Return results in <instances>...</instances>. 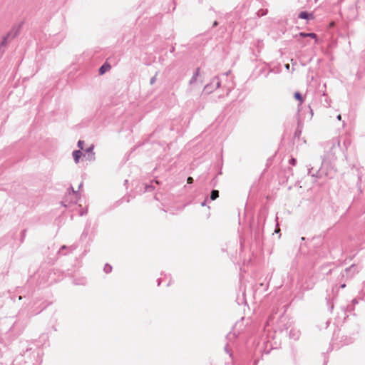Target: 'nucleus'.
Listing matches in <instances>:
<instances>
[{
	"label": "nucleus",
	"mask_w": 365,
	"mask_h": 365,
	"mask_svg": "<svg viewBox=\"0 0 365 365\" xmlns=\"http://www.w3.org/2000/svg\"><path fill=\"white\" fill-rule=\"evenodd\" d=\"M21 29L20 24L14 25L11 30L2 37L0 46H7L12 43V41L19 34Z\"/></svg>",
	"instance_id": "1"
},
{
	"label": "nucleus",
	"mask_w": 365,
	"mask_h": 365,
	"mask_svg": "<svg viewBox=\"0 0 365 365\" xmlns=\"http://www.w3.org/2000/svg\"><path fill=\"white\" fill-rule=\"evenodd\" d=\"M298 18L302 19L310 20L314 19V17L313 14H309L307 11H301L298 15Z\"/></svg>",
	"instance_id": "2"
},
{
	"label": "nucleus",
	"mask_w": 365,
	"mask_h": 365,
	"mask_svg": "<svg viewBox=\"0 0 365 365\" xmlns=\"http://www.w3.org/2000/svg\"><path fill=\"white\" fill-rule=\"evenodd\" d=\"M111 68V66L106 62L100 68L99 73L100 75H103L106 72L108 71Z\"/></svg>",
	"instance_id": "3"
},
{
	"label": "nucleus",
	"mask_w": 365,
	"mask_h": 365,
	"mask_svg": "<svg viewBox=\"0 0 365 365\" xmlns=\"http://www.w3.org/2000/svg\"><path fill=\"white\" fill-rule=\"evenodd\" d=\"M299 35L302 36H304V37H308V36L311 37L314 39V41L313 43L314 44L317 43V35L314 33H309V34L300 33Z\"/></svg>",
	"instance_id": "4"
},
{
	"label": "nucleus",
	"mask_w": 365,
	"mask_h": 365,
	"mask_svg": "<svg viewBox=\"0 0 365 365\" xmlns=\"http://www.w3.org/2000/svg\"><path fill=\"white\" fill-rule=\"evenodd\" d=\"M81 156V150H75L73 152V159H74L76 163H78Z\"/></svg>",
	"instance_id": "5"
},
{
	"label": "nucleus",
	"mask_w": 365,
	"mask_h": 365,
	"mask_svg": "<svg viewBox=\"0 0 365 365\" xmlns=\"http://www.w3.org/2000/svg\"><path fill=\"white\" fill-rule=\"evenodd\" d=\"M218 197H219V192H218V190H213L211 192L210 199H211L212 200H216Z\"/></svg>",
	"instance_id": "6"
},
{
	"label": "nucleus",
	"mask_w": 365,
	"mask_h": 365,
	"mask_svg": "<svg viewBox=\"0 0 365 365\" xmlns=\"http://www.w3.org/2000/svg\"><path fill=\"white\" fill-rule=\"evenodd\" d=\"M294 98L296 100H297L299 102L300 104L302 103L304 101V99H303L302 95L299 92H296L294 93Z\"/></svg>",
	"instance_id": "7"
},
{
	"label": "nucleus",
	"mask_w": 365,
	"mask_h": 365,
	"mask_svg": "<svg viewBox=\"0 0 365 365\" xmlns=\"http://www.w3.org/2000/svg\"><path fill=\"white\" fill-rule=\"evenodd\" d=\"M83 145H84V141L83 140H79L78 142V147L81 149V150H83Z\"/></svg>",
	"instance_id": "8"
},
{
	"label": "nucleus",
	"mask_w": 365,
	"mask_h": 365,
	"mask_svg": "<svg viewBox=\"0 0 365 365\" xmlns=\"http://www.w3.org/2000/svg\"><path fill=\"white\" fill-rule=\"evenodd\" d=\"M192 182H193V178L192 177H188V178L187 179V182L188 184H191V183H192Z\"/></svg>",
	"instance_id": "9"
},
{
	"label": "nucleus",
	"mask_w": 365,
	"mask_h": 365,
	"mask_svg": "<svg viewBox=\"0 0 365 365\" xmlns=\"http://www.w3.org/2000/svg\"><path fill=\"white\" fill-rule=\"evenodd\" d=\"M217 24H218L217 21H215L213 23V26H217Z\"/></svg>",
	"instance_id": "10"
},
{
	"label": "nucleus",
	"mask_w": 365,
	"mask_h": 365,
	"mask_svg": "<svg viewBox=\"0 0 365 365\" xmlns=\"http://www.w3.org/2000/svg\"><path fill=\"white\" fill-rule=\"evenodd\" d=\"M199 72H200V68H197L196 71L195 75L197 76L199 74Z\"/></svg>",
	"instance_id": "11"
},
{
	"label": "nucleus",
	"mask_w": 365,
	"mask_h": 365,
	"mask_svg": "<svg viewBox=\"0 0 365 365\" xmlns=\"http://www.w3.org/2000/svg\"><path fill=\"white\" fill-rule=\"evenodd\" d=\"M337 119H338L339 120H340L341 119V115H338V116H337Z\"/></svg>",
	"instance_id": "12"
},
{
	"label": "nucleus",
	"mask_w": 365,
	"mask_h": 365,
	"mask_svg": "<svg viewBox=\"0 0 365 365\" xmlns=\"http://www.w3.org/2000/svg\"><path fill=\"white\" fill-rule=\"evenodd\" d=\"M262 16H263V15H265V14H267V11H264L263 10H262Z\"/></svg>",
	"instance_id": "13"
},
{
	"label": "nucleus",
	"mask_w": 365,
	"mask_h": 365,
	"mask_svg": "<svg viewBox=\"0 0 365 365\" xmlns=\"http://www.w3.org/2000/svg\"><path fill=\"white\" fill-rule=\"evenodd\" d=\"M110 269H111V267H106V271H108V270H110Z\"/></svg>",
	"instance_id": "14"
},
{
	"label": "nucleus",
	"mask_w": 365,
	"mask_h": 365,
	"mask_svg": "<svg viewBox=\"0 0 365 365\" xmlns=\"http://www.w3.org/2000/svg\"><path fill=\"white\" fill-rule=\"evenodd\" d=\"M91 150H92V148H88V149H87V150H86V152H90V151H91Z\"/></svg>",
	"instance_id": "15"
},
{
	"label": "nucleus",
	"mask_w": 365,
	"mask_h": 365,
	"mask_svg": "<svg viewBox=\"0 0 365 365\" xmlns=\"http://www.w3.org/2000/svg\"><path fill=\"white\" fill-rule=\"evenodd\" d=\"M286 68H287V69H289V64H287V65H286Z\"/></svg>",
	"instance_id": "16"
},
{
	"label": "nucleus",
	"mask_w": 365,
	"mask_h": 365,
	"mask_svg": "<svg viewBox=\"0 0 365 365\" xmlns=\"http://www.w3.org/2000/svg\"><path fill=\"white\" fill-rule=\"evenodd\" d=\"M294 159H292V163H293V164H294Z\"/></svg>",
	"instance_id": "17"
},
{
	"label": "nucleus",
	"mask_w": 365,
	"mask_h": 365,
	"mask_svg": "<svg viewBox=\"0 0 365 365\" xmlns=\"http://www.w3.org/2000/svg\"><path fill=\"white\" fill-rule=\"evenodd\" d=\"M294 159H292V163H293V164H294Z\"/></svg>",
	"instance_id": "18"
}]
</instances>
